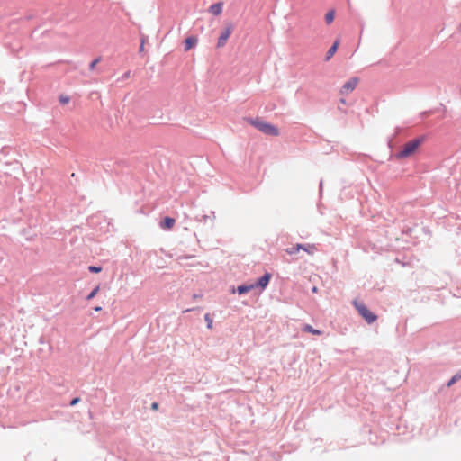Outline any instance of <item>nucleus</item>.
Segmentation results:
<instances>
[{
    "instance_id": "nucleus-12",
    "label": "nucleus",
    "mask_w": 461,
    "mask_h": 461,
    "mask_svg": "<svg viewBox=\"0 0 461 461\" xmlns=\"http://www.w3.org/2000/svg\"><path fill=\"white\" fill-rule=\"evenodd\" d=\"M252 289H254V285L252 284H250V285H239L237 287V292H238L239 294H243L249 293Z\"/></svg>"
},
{
    "instance_id": "nucleus-27",
    "label": "nucleus",
    "mask_w": 461,
    "mask_h": 461,
    "mask_svg": "<svg viewBox=\"0 0 461 461\" xmlns=\"http://www.w3.org/2000/svg\"><path fill=\"white\" fill-rule=\"evenodd\" d=\"M312 291L313 293H317V287H316V286H313V287H312Z\"/></svg>"
},
{
    "instance_id": "nucleus-3",
    "label": "nucleus",
    "mask_w": 461,
    "mask_h": 461,
    "mask_svg": "<svg viewBox=\"0 0 461 461\" xmlns=\"http://www.w3.org/2000/svg\"><path fill=\"white\" fill-rule=\"evenodd\" d=\"M354 305L358 313L366 320L367 323L371 324L377 319L376 315L371 312L363 303L355 301Z\"/></svg>"
},
{
    "instance_id": "nucleus-16",
    "label": "nucleus",
    "mask_w": 461,
    "mask_h": 461,
    "mask_svg": "<svg viewBox=\"0 0 461 461\" xmlns=\"http://www.w3.org/2000/svg\"><path fill=\"white\" fill-rule=\"evenodd\" d=\"M459 379H461V374H456L447 384L448 387L452 386L456 384Z\"/></svg>"
},
{
    "instance_id": "nucleus-10",
    "label": "nucleus",
    "mask_w": 461,
    "mask_h": 461,
    "mask_svg": "<svg viewBox=\"0 0 461 461\" xmlns=\"http://www.w3.org/2000/svg\"><path fill=\"white\" fill-rule=\"evenodd\" d=\"M209 11L214 15H219L222 12V4L216 3L212 5L209 8Z\"/></svg>"
},
{
    "instance_id": "nucleus-22",
    "label": "nucleus",
    "mask_w": 461,
    "mask_h": 461,
    "mask_svg": "<svg viewBox=\"0 0 461 461\" xmlns=\"http://www.w3.org/2000/svg\"><path fill=\"white\" fill-rule=\"evenodd\" d=\"M212 218H211V217H210V216H208V215H203V216H202V219H201L200 221H203L204 223H205V222H207V221H208V220H212V221H213V219L215 218L214 212H212Z\"/></svg>"
},
{
    "instance_id": "nucleus-4",
    "label": "nucleus",
    "mask_w": 461,
    "mask_h": 461,
    "mask_svg": "<svg viewBox=\"0 0 461 461\" xmlns=\"http://www.w3.org/2000/svg\"><path fill=\"white\" fill-rule=\"evenodd\" d=\"M358 83L357 77H352L348 81H347L340 89V95H347L349 93L353 92L355 88L357 87Z\"/></svg>"
},
{
    "instance_id": "nucleus-24",
    "label": "nucleus",
    "mask_w": 461,
    "mask_h": 461,
    "mask_svg": "<svg viewBox=\"0 0 461 461\" xmlns=\"http://www.w3.org/2000/svg\"><path fill=\"white\" fill-rule=\"evenodd\" d=\"M79 402V398H75L71 401L70 405H75Z\"/></svg>"
},
{
    "instance_id": "nucleus-26",
    "label": "nucleus",
    "mask_w": 461,
    "mask_h": 461,
    "mask_svg": "<svg viewBox=\"0 0 461 461\" xmlns=\"http://www.w3.org/2000/svg\"><path fill=\"white\" fill-rule=\"evenodd\" d=\"M130 77V72H126L123 76V78H128Z\"/></svg>"
},
{
    "instance_id": "nucleus-29",
    "label": "nucleus",
    "mask_w": 461,
    "mask_h": 461,
    "mask_svg": "<svg viewBox=\"0 0 461 461\" xmlns=\"http://www.w3.org/2000/svg\"><path fill=\"white\" fill-rule=\"evenodd\" d=\"M458 32L461 33V22L460 24L458 25Z\"/></svg>"
},
{
    "instance_id": "nucleus-6",
    "label": "nucleus",
    "mask_w": 461,
    "mask_h": 461,
    "mask_svg": "<svg viewBox=\"0 0 461 461\" xmlns=\"http://www.w3.org/2000/svg\"><path fill=\"white\" fill-rule=\"evenodd\" d=\"M271 278V275L269 273H266L264 276H262L256 283L252 284L254 285V288L259 287L262 290L265 289Z\"/></svg>"
},
{
    "instance_id": "nucleus-28",
    "label": "nucleus",
    "mask_w": 461,
    "mask_h": 461,
    "mask_svg": "<svg viewBox=\"0 0 461 461\" xmlns=\"http://www.w3.org/2000/svg\"><path fill=\"white\" fill-rule=\"evenodd\" d=\"M321 190H322V181H321V183H320V191L321 192Z\"/></svg>"
},
{
    "instance_id": "nucleus-31",
    "label": "nucleus",
    "mask_w": 461,
    "mask_h": 461,
    "mask_svg": "<svg viewBox=\"0 0 461 461\" xmlns=\"http://www.w3.org/2000/svg\"><path fill=\"white\" fill-rule=\"evenodd\" d=\"M340 103H341V104H346L345 99H343V98H342V99H340Z\"/></svg>"
},
{
    "instance_id": "nucleus-1",
    "label": "nucleus",
    "mask_w": 461,
    "mask_h": 461,
    "mask_svg": "<svg viewBox=\"0 0 461 461\" xmlns=\"http://www.w3.org/2000/svg\"><path fill=\"white\" fill-rule=\"evenodd\" d=\"M424 141V137H420L414 140H410L402 149L395 155L397 158H405L412 154L418 149L420 144Z\"/></svg>"
},
{
    "instance_id": "nucleus-18",
    "label": "nucleus",
    "mask_w": 461,
    "mask_h": 461,
    "mask_svg": "<svg viewBox=\"0 0 461 461\" xmlns=\"http://www.w3.org/2000/svg\"><path fill=\"white\" fill-rule=\"evenodd\" d=\"M99 286H96L93 291L86 296L87 300H92L98 293Z\"/></svg>"
},
{
    "instance_id": "nucleus-21",
    "label": "nucleus",
    "mask_w": 461,
    "mask_h": 461,
    "mask_svg": "<svg viewBox=\"0 0 461 461\" xmlns=\"http://www.w3.org/2000/svg\"><path fill=\"white\" fill-rule=\"evenodd\" d=\"M100 61H101V58H97V59H94V60L90 63V65H89V68H90L91 70H93V69L95 68V66H96Z\"/></svg>"
},
{
    "instance_id": "nucleus-7",
    "label": "nucleus",
    "mask_w": 461,
    "mask_h": 461,
    "mask_svg": "<svg viewBox=\"0 0 461 461\" xmlns=\"http://www.w3.org/2000/svg\"><path fill=\"white\" fill-rule=\"evenodd\" d=\"M300 245V250L305 251L309 255H313L315 251L317 250V248L314 244L305 243V244H299Z\"/></svg>"
},
{
    "instance_id": "nucleus-19",
    "label": "nucleus",
    "mask_w": 461,
    "mask_h": 461,
    "mask_svg": "<svg viewBox=\"0 0 461 461\" xmlns=\"http://www.w3.org/2000/svg\"><path fill=\"white\" fill-rule=\"evenodd\" d=\"M69 101H70V98L68 96H67V95H60L59 96V102L62 104H66L69 103Z\"/></svg>"
},
{
    "instance_id": "nucleus-23",
    "label": "nucleus",
    "mask_w": 461,
    "mask_h": 461,
    "mask_svg": "<svg viewBox=\"0 0 461 461\" xmlns=\"http://www.w3.org/2000/svg\"><path fill=\"white\" fill-rule=\"evenodd\" d=\"M193 258V256H179L177 258V261L179 262V264L183 265L184 264V262H183L184 260L188 259V258Z\"/></svg>"
},
{
    "instance_id": "nucleus-14",
    "label": "nucleus",
    "mask_w": 461,
    "mask_h": 461,
    "mask_svg": "<svg viewBox=\"0 0 461 461\" xmlns=\"http://www.w3.org/2000/svg\"><path fill=\"white\" fill-rule=\"evenodd\" d=\"M300 248H301L300 245L296 244L294 246L285 249V252L289 255H294L300 251Z\"/></svg>"
},
{
    "instance_id": "nucleus-2",
    "label": "nucleus",
    "mask_w": 461,
    "mask_h": 461,
    "mask_svg": "<svg viewBox=\"0 0 461 461\" xmlns=\"http://www.w3.org/2000/svg\"><path fill=\"white\" fill-rule=\"evenodd\" d=\"M249 122L258 131L267 135L277 136L279 134V131L275 125L268 123L261 119H250Z\"/></svg>"
},
{
    "instance_id": "nucleus-8",
    "label": "nucleus",
    "mask_w": 461,
    "mask_h": 461,
    "mask_svg": "<svg viewBox=\"0 0 461 461\" xmlns=\"http://www.w3.org/2000/svg\"><path fill=\"white\" fill-rule=\"evenodd\" d=\"M339 45V41L336 40L334 41V43L332 44V46L328 50V51L326 53L325 60L328 61L332 58V56L336 53Z\"/></svg>"
},
{
    "instance_id": "nucleus-30",
    "label": "nucleus",
    "mask_w": 461,
    "mask_h": 461,
    "mask_svg": "<svg viewBox=\"0 0 461 461\" xmlns=\"http://www.w3.org/2000/svg\"><path fill=\"white\" fill-rule=\"evenodd\" d=\"M140 51H142V50H143V42H142V43H141V45H140Z\"/></svg>"
},
{
    "instance_id": "nucleus-11",
    "label": "nucleus",
    "mask_w": 461,
    "mask_h": 461,
    "mask_svg": "<svg viewBox=\"0 0 461 461\" xmlns=\"http://www.w3.org/2000/svg\"><path fill=\"white\" fill-rule=\"evenodd\" d=\"M175 224V219L170 217H166L164 221L160 223V227L162 229H171Z\"/></svg>"
},
{
    "instance_id": "nucleus-20",
    "label": "nucleus",
    "mask_w": 461,
    "mask_h": 461,
    "mask_svg": "<svg viewBox=\"0 0 461 461\" xmlns=\"http://www.w3.org/2000/svg\"><path fill=\"white\" fill-rule=\"evenodd\" d=\"M88 270L92 273H99V272H101L102 268H101V267L90 266L88 267Z\"/></svg>"
},
{
    "instance_id": "nucleus-17",
    "label": "nucleus",
    "mask_w": 461,
    "mask_h": 461,
    "mask_svg": "<svg viewBox=\"0 0 461 461\" xmlns=\"http://www.w3.org/2000/svg\"><path fill=\"white\" fill-rule=\"evenodd\" d=\"M204 320L207 323V328L212 329V319L211 318L209 313H206L204 316Z\"/></svg>"
},
{
    "instance_id": "nucleus-9",
    "label": "nucleus",
    "mask_w": 461,
    "mask_h": 461,
    "mask_svg": "<svg viewBox=\"0 0 461 461\" xmlns=\"http://www.w3.org/2000/svg\"><path fill=\"white\" fill-rule=\"evenodd\" d=\"M197 43V38L194 36H190L185 41V50L187 51L193 47H194Z\"/></svg>"
},
{
    "instance_id": "nucleus-32",
    "label": "nucleus",
    "mask_w": 461,
    "mask_h": 461,
    "mask_svg": "<svg viewBox=\"0 0 461 461\" xmlns=\"http://www.w3.org/2000/svg\"><path fill=\"white\" fill-rule=\"evenodd\" d=\"M95 311H100L101 310V307H95Z\"/></svg>"
},
{
    "instance_id": "nucleus-13",
    "label": "nucleus",
    "mask_w": 461,
    "mask_h": 461,
    "mask_svg": "<svg viewBox=\"0 0 461 461\" xmlns=\"http://www.w3.org/2000/svg\"><path fill=\"white\" fill-rule=\"evenodd\" d=\"M303 330L305 332L314 334V335H321L322 333L321 330L314 329L310 324H305L303 328Z\"/></svg>"
},
{
    "instance_id": "nucleus-5",
    "label": "nucleus",
    "mask_w": 461,
    "mask_h": 461,
    "mask_svg": "<svg viewBox=\"0 0 461 461\" xmlns=\"http://www.w3.org/2000/svg\"><path fill=\"white\" fill-rule=\"evenodd\" d=\"M232 30H233V25L231 23L228 24V26L222 31V32L221 33L219 39H218V42H217V47L218 48H221L223 47L229 37L230 36L231 32H232Z\"/></svg>"
},
{
    "instance_id": "nucleus-25",
    "label": "nucleus",
    "mask_w": 461,
    "mask_h": 461,
    "mask_svg": "<svg viewBox=\"0 0 461 461\" xmlns=\"http://www.w3.org/2000/svg\"><path fill=\"white\" fill-rule=\"evenodd\" d=\"M158 408V402H153L152 403V409L157 410Z\"/></svg>"
},
{
    "instance_id": "nucleus-15",
    "label": "nucleus",
    "mask_w": 461,
    "mask_h": 461,
    "mask_svg": "<svg viewBox=\"0 0 461 461\" xmlns=\"http://www.w3.org/2000/svg\"><path fill=\"white\" fill-rule=\"evenodd\" d=\"M334 18H335V11L334 10H330L325 15V22L328 24H330V23H331L334 21Z\"/></svg>"
}]
</instances>
